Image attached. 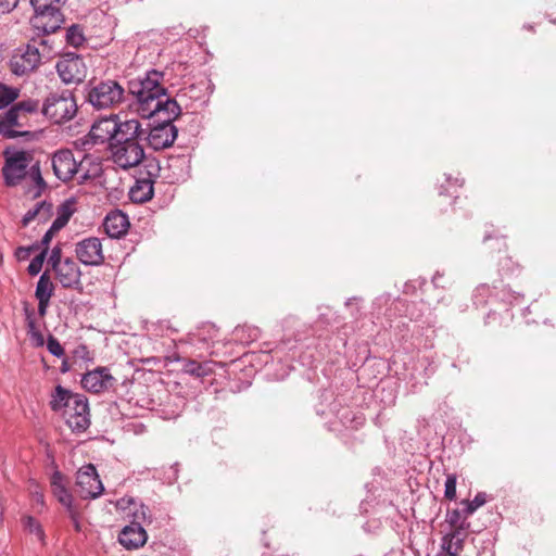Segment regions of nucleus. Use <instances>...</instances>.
<instances>
[{
    "instance_id": "nucleus-6",
    "label": "nucleus",
    "mask_w": 556,
    "mask_h": 556,
    "mask_svg": "<svg viewBox=\"0 0 556 556\" xmlns=\"http://www.w3.org/2000/svg\"><path fill=\"white\" fill-rule=\"evenodd\" d=\"M39 109V101L27 99L12 105L7 112L0 114V135L14 139L21 136H28L29 131L14 130L13 127H24L25 114L36 113Z\"/></svg>"
},
{
    "instance_id": "nucleus-20",
    "label": "nucleus",
    "mask_w": 556,
    "mask_h": 556,
    "mask_svg": "<svg viewBox=\"0 0 556 556\" xmlns=\"http://www.w3.org/2000/svg\"><path fill=\"white\" fill-rule=\"evenodd\" d=\"M51 490L54 497L62 504L65 509L74 507L73 495L66 486L65 477L59 470H55L50 479Z\"/></svg>"
},
{
    "instance_id": "nucleus-27",
    "label": "nucleus",
    "mask_w": 556,
    "mask_h": 556,
    "mask_svg": "<svg viewBox=\"0 0 556 556\" xmlns=\"http://www.w3.org/2000/svg\"><path fill=\"white\" fill-rule=\"evenodd\" d=\"M23 311L29 336L37 342V345H43V336L36 325L35 311L27 303H24Z\"/></svg>"
},
{
    "instance_id": "nucleus-10",
    "label": "nucleus",
    "mask_w": 556,
    "mask_h": 556,
    "mask_svg": "<svg viewBox=\"0 0 556 556\" xmlns=\"http://www.w3.org/2000/svg\"><path fill=\"white\" fill-rule=\"evenodd\" d=\"M76 486L83 498H97L104 491L102 481L92 464L79 468L76 475Z\"/></svg>"
},
{
    "instance_id": "nucleus-46",
    "label": "nucleus",
    "mask_w": 556,
    "mask_h": 556,
    "mask_svg": "<svg viewBox=\"0 0 556 556\" xmlns=\"http://www.w3.org/2000/svg\"><path fill=\"white\" fill-rule=\"evenodd\" d=\"M55 232H58V230H52V227L50 226V228L43 235L41 244L45 247L46 251L48 250V245H49L50 241L52 240L53 236L55 235Z\"/></svg>"
},
{
    "instance_id": "nucleus-17",
    "label": "nucleus",
    "mask_w": 556,
    "mask_h": 556,
    "mask_svg": "<svg viewBox=\"0 0 556 556\" xmlns=\"http://www.w3.org/2000/svg\"><path fill=\"white\" fill-rule=\"evenodd\" d=\"M148 540L147 531L139 522H131L124 527L118 534V542L126 549H137Z\"/></svg>"
},
{
    "instance_id": "nucleus-4",
    "label": "nucleus",
    "mask_w": 556,
    "mask_h": 556,
    "mask_svg": "<svg viewBox=\"0 0 556 556\" xmlns=\"http://www.w3.org/2000/svg\"><path fill=\"white\" fill-rule=\"evenodd\" d=\"M66 0H30L35 16L31 18L34 28L42 34H52L61 28L64 18L61 7Z\"/></svg>"
},
{
    "instance_id": "nucleus-33",
    "label": "nucleus",
    "mask_w": 556,
    "mask_h": 556,
    "mask_svg": "<svg viewBox=\"0 0 556 556\" xmlns=\"http://www.w3.org/2000/svg\"><path fill=\"white\" fill-rule=\"evenodd\" d=\"M86 38L83 28L79 25H72L66 30V42L75 48L80 47Z\"/></svg>"
},
{
    "instance_id": "nucleus-45",
    "label": "nucleus",
    "mask_w": 556,
    "mask_h": 556,
    "mask_svg": "<svg viewBox=\"0 0 556 556\" xmlns=\"http://www.w3.org/2000/svg\"><path fill=\"white\" fill-rule=\"evenodd\" d=\"M66 511H67V514H68V516H70V518H71V520L73 522V526H74L75 530L77 532H79L81 530V528H80V522H79V519H78L79 513H78L77 508L74 506V507L67 509Z\"/></svg>"
},
{
    "instance_id": "nucleus-47",
    "label": "nucleus",
    "mask_w": 556,
    "mask_h": 556,
    "mask_svg": "<svg viewBox=\"0 0 556 556\" xmlns=\"http://www.w3.org/2000/svg\"><path fill=\"white\" fill-rule=\"evenodd\" d=\"M459 517H460V514L458 510H454L452 511L450 515H448V522L451 523V526L456 529L458 528L459 526H457L458 523V520H459Z\"/></svg>"
},
{
    "instance_id": "nucleus-42",
    "label": "nucleus",
    "mask_w": 556,
    "mask_h": 556,
    "mask_svg": "<svg viewBox=\"0 0 556 556\" xmlns=\"http://www.w3.org/2000/svg\"><path fill=\"white\" fill-rule=\"evenodd\" d=\"M115 506H116V508L118 510H123V511L128 510V511H130L131 507L136 506V500L134 497L125 496V497L119 498L116 502Z\"/></svg>"
},
{
    "instance_id": "nucleus-11",
    "label": "nucleus",
    "mask_w": 556,
    "mask_h": 556,
    "mask_svg": "<svg viewBox=\"0 0 556 556\" xmlns=\"http://www.w3.org/2000/svg\"><path fill=\"white\" fill-rule=\"evenodd\" d=\"M67 426L74 432H84L90 426L89 404L84 394L75 395L72 404L64 412Z\"/></svg>"
},
{
    "instance_id": "nucleus-23",
    "label": "nucleus",
    "mask_w": 556,
    "mask_h": 556,
    "mask_svg": "<svg viewBox=\"0 0 556 556\" xmlns=\"http://www.w3.org/2000/svg\"><path fill=\"white\" fill-rule=\"evenodd\" d=\"M77 394L78 393H73L68 389H65L61 384H58L51 394L49 405L53 412H65L68 405L72 404L75 395Z\"/></svg>"
},
{
    "instance_id": "nucleus-32",
    "label": "nucleus",
    "mask_w": 556,
    "mask_h": 556,
    "mask_svg": "<svg viewBox=\"0 0 556 556\" xmlns=\"http://www.w3.org/2000/svg\"><path fill=\"white\" fill-rule=\"evenodd\" d=\"M343 426L352 429H357L364 424V417L361 414H356L352 410L344 409L339 416Z\"/></svg>"
},
{
    "instance_id": "nucleus-9",
    "label": "nucleus",
    "mask_w": 556,
    "mask_h": 556,
    "mask_svg": "<svg viewBox=\"0 0 556 556\" xmlns=\"http://www.w3.org/2000/svg\"><path fill=\"white\" fill-rule=\"evenodd\" d=\"M55 67L61 80L66 85L79 84L87 76V65L84 59L73 52L63 54Z\"/></svg>"
},
{
    "instance_id": "nucleus-30",
    "label": "nucleus",
    "mask_w": 556,
    "mask_h": 556,
    "mask_svg": "<svg viewBox=\"0 0 556 556\" xmlns=\"http://www.w3.org/2000/svg\"><path fill=\"white\" fill-rule=\"evenodd\" d=\"M23 526H24L25 530H27L31 534H35L38 538V540L42 544H45L46 534L42 529V526L40 525V522L37 519H35L33 516H26L23 519Z\"/></svg>"
},
{
    "instance_id": "nucleus-14",
    "label": "nucleus",
    "mask_w": 556,
    "mask_h": 556,
    "mask_svg": "<svg viewBox=\"0 0 556 556\" xmlns=\"http://www.w3.org/2000/svg\"><path fill=\"white\" fill-rule=\"evenodd\" d=\"M83 388L91 393L99 394L114 387L116 379L108 367H97L81 377Z\"/></svg>"
},
{
    "instance_id": "nucleus-3",
    "label": "nucleus",
    "mask_w": 556,
    "mask_h": 556,
    "mask_svg": "<svg viewBox=\"0 0 556 556\" xmlns=\"http://www.w3.org/2000/svg\"><path fill=\"white\" fill-rule=\"evenodd\" d=\"M181 108L178 102H167L165 109L152 117L156 118V125L149 131L142 128L143 141L154 151L170 147L178 134L173 122L180 115Z\"/></svg>"
},
{
    "instance_id": "nucleus-8",
    "label": "nucleus",
    "mask_w": 556,
    "mask_h": 556,
    "mask_svg": "<svg viewBox=\"0 0 556 556\" xmlns=\"http://www.w3.org/2000/svg\"><path fill=\"white\" fill-rule=\"evenodd\" d=\"M2 176L8 187L17 186L27 175L34 160L33 153L25 150L5 149Z\"/></svg>"
},
{
    "instance_id": "nucleus-28",
    "label": "nucleus",
    "mask_w": 556,
    "mask_h": 556,
    "mask_svg": "<svg viewBox=\"0 0 556 556\" xmlns=\"http://www.w3.org/2000/svg\"><path fill=\"white\" fill-rule=\"evenodd\" d=\"M53 283L50 281L49 276L47 273H43L37 282L35 296L38 301L45 300L50 301L51 296L53 295Z\"/></svg>"
},
{
    "instance_id": "nucleus-61",
    "label": "nucleus",
    "mask_w": 556,
    "mask_h": 556,
    "mask_svg": "<svg viewBox=\"0 0 556 556\" xmlns=\"http://www.w3.org/2000/svg\"><path fill=\"white\" fill-rule=\"evenodd\" d=\"M2 263V254L0 253V264Z\"/></svg>"
},
{
    "instance_id": "nucleus-26",
    "label": "nucleus",
    "mask_w": 556,
    "mask_h": 556,
    "mask_svg": "<svg viewBox=\"0 0 556 556\" xmlns=\"http://www.w3.org/2000/svg\"><path fill=\"white\" fill-rule=\"evenodd\" d=\"M217 336V329L211 325L205 324L199 327L194 332L188 334V341L191 344L195 343H204L207 344L210 341H213Z\"/></svg>"
},
{
    "instance_id": "nucleus-16",
    "label": "nucleus",
    "mask_w": 556,
    "mask_h": 556,
    "mask_svg": "<svg viewBox=\"0 0 556 556\" xmlns=\"http://www.w3.org/2000/svg\"><path fill=\"white\" fill-rule=\"evenodd\" d=\"M78 163L71 150L56 151L52 156L54 175L64 182L77 176Z\"/></svg>"
},
{
    "instance_id": "nucleus-50",
    "label": "nucleus",
    "mask_w": 556,
    "mask_h": 556,
    "mask_svg": "<svg viewBox=\"0 0 556 556\" xmlns=\"http://www.w3.org/2000/svg\"><path fill=\"white\" fill-rule=\"evenodd\" d=\"M30 250V248L20 247L17 248L15 254L18 258H26L29 256Z\"/></svg>"
},
{
    "instance_id": "nucleus-29",
    "label": "nucleus",
    "mask_w": 556,
    "mask_h": 556,
    "mask_svg": "<svg viewBox=\"0 0 556 556\" xmlns=\"http://www.w3.org/2000/svg\"><path fill=\"white\" fill-rule=\"evenodd\" d=\"M20 97V89L0 83V110L13 103Z\"/></svg>"
},
{
    "instance_id": "nucleus-39",
    "label": "nucleus",
    "mask_w": 556,
    "mask_h": 556,
    "mask_svg": "<svg viewBox=\"0 0 556 556\" xmlns=\"http://www.w3.org/2000/svg\"><path fill=\"white\" fill-rule=\"evenodd\" d=\"M426 285V280L421 278L412 279L405 282L403 292L405 294H415L418 289H421Z\"/></svg>"
},
{
    "instance_id": "nucleus-60",
    "label": "nucleus",
    "mask_w": 556,
    "mask_h": 556,
    "mask_svg": "<svg viewBox=\"0 0 556 556\" xmlns=\"http://www.w3.org/2000/svg\"><path fill=\"white\" fill-rule=\"evenodd\" d=\"M444 191H445V190L443 189V187H441L440 194H443V193H444Z\"/></svg>"
},
{
    "instance_id": "nucleus-51",
    "label": "nucleus",
    "mask_w": 556,
    "mask_h": 556,
    "mask_svg": "<svg viewBox=\"0 0 556 556\" xmlns=\"http://www.w3.org/2000/svg\"><path fill=\"white\" fill-rule=\"evenodd\" d=\"M33 497H34V501H35L37 504H39V505H41V506H43V505H45V495H43V493H42V492H39V491L34 492V493H33Z\"/></svg>"
},
{
    "instance_id": "nucleus-55",
    "label": "nucleus",
    "mask_w": 556,
    "mask_h": 556,
    "mask_svg": "<svg viewBox=\"0 0 556 556\" xmlns=\"http://www.w3.org/2000/svg\"><path fill=\"white\" fill-rule=\"evenodd\" d=\"M68 370H70V367H68V363H67V361H63L62 366H61V371H62L63 374H65V372H67Z\"/></svg>"
},
{
    "instance_id": "nucleus-40",
    "label": "nucleus",
    "mask_w": 556,
    "mask_h": 556,
    "mask_svg": "<svg viewBox=\"0 0 556 556\" xmlns=\"http://www.w3.org/2000/svg\"><path fill=\"white\" fill-rule=\"evenodd\" d=\"M29 174L34 179L36 186L39 188V190H43L46 188V182L41 176L40 166L38 162L30 166Z\"/></svg>"
},
{
    "instance_id": "nucleus-35",
    "label": "nucleus",
    "mask_w": 556,
    "mask_h": 556,
    "mask_svg": "<svg viewBox=\"0 0 556 556\" xmlns=\"http://www.w3.org/2000/svg\"><path fill=\"white\" fill-rule=\"evenodd\" d=\"M485 502V493H478L472 501H464L463 505H465L464 513L466 517L472 515L479 507L484 505Z\"/></svg>"
},
{
    "instance_id": "nucleus-37",
    "label": "nucleus",
    "mask_w": 556,
    "mask_h": 556,
    "mask_svg": "<svg viewBox=\"0 0 556 556\" xmlns=\"http://www.w3.org/2000/svg\"><path fill=\"white\" fill-rule=\"evenodd\" d=\"M45 256H46V250H43L40 254H38L30 261V263L27 267V271L30 276H36L40 273V270L42 268L43 261H45Z\"/></svg>"
},
{
    "instance_id": "nucleus-31",
    "label": "nucleus",
    "mask_w": 556,
    "mask_h": 556,
    "mask_svg": "<svg viewBox=\"0 0 556 556\" xmlns=\"http://www.w3.org/2000/svg\"><path fill=\"white\" fill-rule=\"evenodd\" d=\"M128 516L132 517V522H139L140 525L143 521H152V516L149 507L142 503L136 502V506L131 507L130 511H128Z\"/></svg>"
},
{
    "instance_id": "nucleus-43",
    "label": "nucleus",
    "mask_w": 556,
    "mask_h": 556,
    "mask_svg": "<svg viewBox=\"0 0 556 556\" xmlns=\"http://www.w3.org/2000/svg\"><path fill=\"white\" fill-rule=\"evenodd\" d=\"M43 202L42 203H38L36 205V207L29 210L24 216H23V219H22V223L24 226H27L31 220L35 219V217L38 215L40 208L43 206Z\"/></svg>"
},
{
    "instance_id": "nucleus-48",
    "label": "nucleus",
    "mask_w": 556,
    "mask_h": 556,
    "mask_svg": "<svg viewBox=\"0 0 556 556\" xmlns=\"http://www.w3.org/2000/svg\"><path fill=\"white\" fill-rule=\"evenodd\" d=\"M159 328L162 331V336L174 333L176 331L174 328L170 327V325L167 321L160 323Z\"/></svg>"
},
{
    "instance_id": "nucleus-58",
    "label": "nucleus",
    "mask_w": 556,
    "mask_h": 556,
    "mask_svg": "<svg viewBox=\"0 0 556 556\" xmlns=\"http://www.w3.org/2000/svg\"><path fill=\"white\" fill-rule=\"evenodd\" d=\"M356 299L353 298V299H349L346 302H345V305L349 306L351 305L352 301H355Z\"/></svg>"
},
{
    "instance_id": "nucleus-5",
    "label": "nucleus",
    "mask_w": 556,
    "mask_h": 556,
    "mask_svg": "<svg viewBox=\"0 0 556 556\" xmlns=\"http://www.w3.org/2000/svg\"><path fill=\"white\" fill-rule=\"evenodd\" d=\"M125 88L114 79H105L90 86L88 102L97 110L115 109L126 100Z\"/></svg>"
},
{
    "instance_id": "nucleus-12",
    "label": "nucleus",
    "mask_w": 556,
    "mask_h": 556,
    "mask_svg": "<svg viewBox=\"0 0 556 556\" xmlns=\"http://www.w3.org/2000/svg\"><path fill=\"white\" fill-rule=\"evenodd\" d=\"M125 121H121L118 115H111L96 123L89 132L94 143L108 142L109 147L124 132Z\"/></svg>"
},
{
    "instance_id": "nucleus-19",
    "label": "nucleus",
    "mask_w": 556,
    "mask_h": 556,
    "mask_svg": "<svg viewBox=\"0 0 556 556\" xmlns=\"http://www.w3.org/2000/svg\"><path fill=\"white\" fill-rule=\"evenodd\" d=\"M128 216L119 210L111 211L104 218L103 228L111 238L123 237L129 228Z\"/></svg>"
},
{
    "instance_id": "nucleus-34",
    "label": "nucleus",
    "mask_w": 556,
    "mask_h": 556,
    "mask_svg": "<svg viewBox=\"0 0 556 556\" xmlns=\"http://www.w3.org/2000/svg\"><path fill=\"white\" fill-rule=\"evenodd\" d=\"M72 214H73V210L70 207V205H67V204L61 205L59 211H58V216L52 222V225H51L52 230H58L59 231L63 227H65L66 224L68 223Z\"/></svg>"
},
{
    "instance_id": "nucleus-52",
    "label": "nucleus",
    "mask_w": 556,
    "mask_h": 556,
    "mask_svg": "<svg viewBox=\"0 0 556 556\" xmlns=\"http://www.w3.org/2000/svg\"><path fill=\"white\" fill-rule=\"evenodd\" d=\"M369 506L371 507V502L368 498L364 500L361 503L362 514L367 515L369 513V508H368Z\"/></svg>"
},
{
    "instance_id": "nucleus-13",
    "label": "nucleus",
    "mask_w": 556,
    "mask_h": 556,
    "mask_svg": "<svg viewBox=\"0 0 556 556\" xmlns=\"http://www.w3.org/2000/svg\"><path fill=\"white\" fill-rule=\"evenodd\" d=\"M75 253L80 263L87 266H98L104 262L101 240L88 237L76 243Z\"/></svg>"
},
{
    "instance_id": "nucleus-54",
    "label": "nucleus",
    "mask_w": 556,
    "mask_h": 556,
    "mask_svg": "<svg viewBox=\"0 0 556 556\" xmlns=\"http://www.w3.org/2000/svg\"><path fill=\"white\" fill-rule=\"evenodd\" d=\"M441 275L440 273H437L433 277H432V283L438 287L439 286V282H440V279H441Z\"/></svg>"
},
{
    "instance_id": "nucleus-21",
    "label": "nucleus",
    "mask_w": 556,
    "mask_h": 556,
    "mask_svg": "<svg viewBox=\"0 0 556 556\" xmlns=\"http://www.w3.org/2000/svg\"><path fill=\"white\" fill-rule=\"evenodd\" d=\"M101 173V163L90 155H84V157L78 163L76 178L78 184H85L89 180L98 178Z\"/></svg>"
},
{
    "instance_id": "nucleus-25",
    "label": "nucleus",
    "mask_w": 556,
    "mask_h": 556,
    "mask_svg": "<svg viewBox=\"0 0 556 556\" xmlns=\"http://www.w3.org/2000/svg\"><path fill=\"white\" fill-rule=\"evenodd\" d=\"M214 363L212 361L197 362L188 359L184 365V371L190 376L202 378L213 372Z\"/></svg>"
},
{
    "instance_id": "nucleus-56",
    "label": "nucleus",
    "mask_w": 556,
    "mask_h": 556,
    "mask_svg": "<svg viewBox=\"0 0 556 556\" xmlns=\"http://www.w3.org/2000/svg\"><path fill=\"white\" fill-rule=\"evenodd\" d=\"M243 331H244V328H243V327H242V328L237 327V328H236V330H235V333H236L237 338L242 339V337H241V332H243Z\"/></svg>"
},
{
    "instance_id": "nucleus-57",
    "label": "nucleus",
    "mask_w": 556,
    "mask_h": 556,
    "mask_svg": "<svg viewBox=\"0 0 556 556\" xmlns=\"http://www.w3.org/2000/svg\"><path fill=\"white\" fill-rule=\"evenodd\" d=\"M177 96L178 98L186 97V92L184 90H180Z\"/></svg>"
},
{
    "instance_id": "nucleus-59",
    "label": "nucleus",
    "mask_w": 556,
    "mask_h": 556,
    "mask_svg": "<svg viewBox=\"0 0 556 556\" xmlns=\"http://www.w3.org/2000/svg\"><path fill=\"white\" fill-rule=\"evenodd\" d=\"M368 527H370L369 521H367V522H366V525L364 526V529H365L366 531H369Z\"/></svg>"
},
{
    "instance_id": "nucleus-22",
    "label": "nucleus",
    "mask_w": 556,
    "mask_h": 556,
    "mask_svg": "<svg viewBox=\"0 0 556 556\" xmlns=\"http://www.w3.org/2000/svg\"><path fill=\"white\" fill-rule=\"evenodd\" d=\"M464 525H459L458 528L454 529L450 533H446L442 538V549L446 556H458L463 549V543L465 540Z\"/></svg>"
},
{
    "instance_id": "nucleus-41",
    "label": "nucleus",
    "mask_w": 556,
    "mask_h": 556,
    "mask_svg": "<svg viewBox=\"0 0 556 556\" xmlns=\"http://www.w3.org/2000/svg\"><path fill=\"white\" fill-rule=\"evenodd\" d=\"M62 250L60 247H54L51 251V254L48 258V264L51 265L53 269H55L63 261H61Z\"/></svg>"
},
{
    "instance_id": "nucleus-2",
    "label": "nucleus",
    "mask_w": 556,
    "mask_h": 556,
    "mask_svg": "<svg viewBox=\"0 0 556 556\" xmlns=\"http://www.w3.org/2000/svg\"><path fill=\"white\" fill-rule=\"evenodd\" d=\"M124 132L111 143L109 151L114 164L123 169L139 165L144 159L142 127L138 119H126Z\"/></svg>"
},
{
    "instance_id": "nucleus-1",
    "label": "nucleus",
    "mask_w": 556,
    "mask_h": 556,
    "mask_svg": "<svg viewBox=\"0 0 556 556\" xmlns=\"http://www.w3.org/2000/svg\"><path fill=\"white\" fill-rule=\"evenodd\" d=\"M163 78L162 72L151 70L127 84V94L136 100L137 111L144 118L162 112L167 102H177L166 94V88L162 85Z\"/></svg>"
},
{
    "instance_id": "nucleus-44",
    "label": "nucleus",
    "mask_w": 556,
    "mask_h": 556,
    "mask_svg": "<svg viewBox=\"0 0 556 556\" xmlns=\"http://www.w3.org/2000/svg\"><path fill=\"white\" fill-rule=\"evenodd\" d=\"M18 1L20 0H0V13H10L17 7Z\"/></svg>"
},
{
    "instance_id": "nucleus-15",
    "label": "nucleus",
    "mask_w": 556,
    "mask_h": 556,
    "mask_svg": "<svg viewBox=\"0 0 556 556\" xmlns=\"http://www.w3.org/2000/svg\"><path fill=\"white\" fill-rule=\"evenodd\" d=\"M40 60L38 48L34 45H27L21 53L13 55L10 67L16 76H24L35 71L40 64Z\"/></svg>"
},
{
    "instance_id": "nucleus-53",
    "label": "nucleus",
    "mask_w": 556,
    "mask_h": 556,
    "mask_svg": "<svg viewBox=\"0 0 556 556\" xmlns=\"http://www.w3.org/2000/svg\"><path fill=\"white\" fill-rule=\"evenodd\" d=\"M249 330H250L249 339L252 340V341L257 339V337H258V329L257 328H251Z\"/></svg>"
},
{
    "instance_id": "nucleus-18",
    "label": "nucleus",
    "mask_w": 556,
    "mask_h": 556,
    "mask_svg": "<svg viewBox=\"0 0 556 556\" xmlns=\"http://www.w3.org/2000/svg\"><path fill=\"white\" fill-rule=\"evenodd\" d=\"M56 278L64 288H74L80 283L81 271L77 263L66 257L55 269Z\"/></svg>"
},
{
    "instance_id": "nucleus-49",
    "label": "nucleus",
    "mask_w": 556,
    "mask_h": 556,
    "mask_svg": "<svg viewBox=\"0 0 556 556\" xmlns=\"http://www.w3.org/2000/svg\"><path fill=\"white\" fill-rule=\"evenodd\" d=\"M50 301H38V314L43 317L47 314V309L49 306Z\"/></svg>"
},
{
    "instance_id": "nucleus-38",
    "label": "nucleus",
    "mask_w": 556,
    "mask_h": 556,
    "mask_svg": "<svg viewBox=\"0 0 556 556\" xmlns=\"http://www.w3.org/2000/svg\"><path fill=\"white\" fill-rule=\"evenodd\" d=\"M47 349L53 356L61 357L64 355L63 346L61 345L59 340L51 334L48 337L47 340Z\"/></svg>"
},
{
    "instance_id": "nucleus-36",
    "label": "nucleus",
    "mask_w": 556,
    "mask_h": 556,
    "mask_svg": "<svg viewBox=\"0 0 556 556\" xmlns=\"http://www.w3.org/2000/svg\"><path fill=\"white\" fill-rule=\"evenodd\" d=\"M456 482H457L456 475L450 473L446 476L445 485H444L445 486L444 496L450 501H453L456 498Z\"/></svg>"
},
{
    "instance_id": "nucleus-24",
    "label": "nucleus",
    "mask_w": 556,
    "mask_h": 556,
    "mask_svg": "<svg viewBox=\"0 0 556 556\" xmlns=\"http://www.w3.org/2000/svg\"><path fill=\"white\" fill-rule=\"evenodd\" d=\"M129 197L135 203H144L153 197V181L151 179H137L130 188Z\"/></svg>"
},
{
    "instance_id": "nucleus-7",
    "label": "nucleus",
    "mask_w": 556,
    "mask_h": 556,
    "mask_svg": "<svg viewBox=\"0 0 556 556\" xmlns=\"http://www.w3.org/2000/svg\"><path fill=\"white\" fill-rule=\"evenodd\" d=\"M41 112L55 124H61L75 116L77 104L70 90L51 92L46 98Z\"/></svg>"
}]
</instances>
